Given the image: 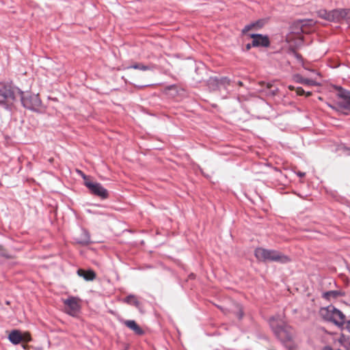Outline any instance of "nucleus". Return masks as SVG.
<instances>
[{
    "instance_id": "f257e3e1",
    "label": "nucleus",
    "mask_w": 350,
    "mask_h": 350,
    "mask_svg": "<svg viewBox=\"0 0 350 350\" xmlns=\"http://www.w3.org/2000/svg\"><path fill=\"white\" fill-rule=\"evenodd\" d=\"M269 325L275 335L283 343L292 340L293 328L284 321L282 316L278 314L271 317L269 319Z\"/></svg>"
},
{
    "instance_id": "f03ea898",
    "label": "nucleus",
    "mask_w": 350,
    "mask_h": 350,
    "mask_svg": "<svg viewBox=\"0 0 350 350\" xmlns=\"http://www.w3.org/2000/svg\"><path fill=\"white\" fill-rule=\"evenodd\" d=\"M256 258L262 262H276L282 264L288 263L291 258L274 250H267L262 247H257L254 251Z\"/></svg>"
},
{
    "instance_id": "7ed1b4c3",
    "label": "nucleus",
    "mask_w": 350,
    "mask_h": 350,
    "mask_svg": "<svg viewBox=\"0 0 350 350\" xmlns=\"http://www.w3.org/2000/svg\"><path fill=\"white\" fill-rule=\"evenodd\" d=\"M18 98H20L22 105L25 109L35 112L41 111L42 103L39 94L29 92H24L19 89V92H17Z\"/></svg>"
},
{
    "instance_id": "20e7f679",
    "label": "nucleus",
    "mask_w": 350,
    "mask_h": 350,
    "mask_svg": "<svg viewBox=\"0 0 350 350\" xmlns=\"http://www.w3.org/2000/svg\"><path fill=\"white\" fill-rule=\"evenodd\" d=\"M81 174L84 180V185L89 189L92 194L101 199H107L109 197L107 190L104 188L100 183L92 182L86 175L83 173Z\"/></svg>"
},
{
    "instance_id": "39448f33",
    "label": "nucleus",
    "mask_w": 350,
    "mask_h": 350,
    "mask_svg": "<svg viewBox=\"0 0 350 350\" xmlns=\"http://www.w3.org/2000/svg\"><path fill=\"white\" fill-rule=\"evenodd\" d=\"M17 92H19V88L0 83V104L16 100Z\"/></svg>"
},
{
    "instance_id": "423d86ee",
    "label": "nucleus",
    "mask_w": 350,
    "mask_h": 350,
    "mask_svg": "<svg viewBox=\"0 0 350 350\" xmlns=\"http://www.w3.org/2000/svg\"><path fill=\"white\" fill-rule=\"evenodd\" d=\"M336 89L338 90L337 96L342 100L338 102L337 105L342 109L341 113L345 116L350 114V91L340 86H337Z\"/></svg>"
},
{
    "instance_id": "0eeeda50",
    "label": "nucleus",
    "mask_w": 350,
    "mask_h": 350,
    "mask_svg": "<svg viewBox=\"0 0 350 350\" xmlns=\"http://www.w3.org/2000/svg\"><path fill=\"white\" fill-rule=\"evenodd\" d=\"M350 22V9H335L330 11L329 22Z\"/></svg>"
},
{
    "instance_id": "6e6552de",
    "label": "nucleus",
    "mask_w": 350,
    "mask_h": 350,
    "mask_svg": "<svg viewBox=\"0 0 350 350\" xmlns=\"http://www.w3.org/2000/svg\"><path fill=\"white\" fill-rule=\"evenodd\" d=\"M78 299L75 297H69L63 301L66 306V312L70 316L75 317L80 310V306L78 304Z\"/></svg>"
},
{
    "instance_id": "1a4fd4ad",
    "label": "nucleus",
    "mask_w": 350,
    "mask_h": 350,
    "mask_svg": "<svg viewBox=\"0 0 350 350\" xmlns=\"http://www.w3.org/2000/svg\"><path fill=\"white\" fill-rule=\"evenodd\" d=\"M252 38V45L254 47H269L270 45V40L267 35L260 33H252L250 35Z\"/></svg>"
},
{
    "instance_id": "9d476101",
    "label": "nucleus",
    "mask_w": 350,
    "mask_h": 350,
    "mask_svg": "<svg viewBox=\"0 0 350 350\" xmlns=\"http://www.w3.org/2000/svg\"><path fill=\"white\" fill-rule=\"evenodd\" d=\"M333 316L330 322L333 323L338 327H343L346 321V316L338 309L334 307Z\"/></svg>"
},
{
    "instance_id": "9b49d317",
    "label": "nucleus",
    "mask_w": 350,
    "mask_h": 350,
    "mask_svg": "<svg viewBox=\"0 0 350 350\" xmlns=\"http://www.w3.org/2000/svg\"><path fill=\"white\" fill-rule=\"evenodd\" d=\"M267 21V18H260L254 22H252L244 27V28L242 30V33H245L252 29L256 30L260 29L265 26Z\"/></svg>"
},
{
    "instance_id": "f8f14e48",
    "label": "nucleus",
    "mask_w": 350,
    "mask_h": 350,
    "mask_svg": "<svg viewBox=\"0 0 350 350\" xmlns=\"http://www.w3.org/2000/svg\"><path fill=\"white\" fill-rule=\"evenodd\" d=\"M124 324L137 335L142 336L144 334V331L134 320H126L124 321Z\"/></svg>"
},
{
    "instance_id": "ddd939ff",
    "label": "nucleus",
    "mask_w": 350,
    "mask_h": 350,
    "mask_svg": "<svg viewBox=\"0 0 350 350\" xmlns=\"http://www.w3.org/2000/svg\"><path fill=\"white\" fill-rule=\"evenodd\" d=\"M77 274L79 276L82 277L86 281H92L96 278L95 272L92 270H84L82 269H79L77 270Z\"/></svg>"
},
{
    "instance_id": "4468645a",
    "label": "nucleus",
    "mask_w": 350,
    "mask_h": 350,
    "mask_svg": "<svg viewBox=\"0 0 350 350\" xmlns=\"http://www.w3.org/2000/svg\"><path fill=\"white\" fill-rule=\"evenodd\" d=\"M8 339L12 344L18 345L23 341L24 337L19 330L14 329L10 333Z\"/></svg>"
},
{
    "instance_id": "2eb2a0df",
    "label": "nucleus",
    "mask_w": 350,
    "mask_h": 350,
    "mask_svg": "<svg viewBox=\"0 0 350 350\" xmlns=\"http://www.w3.org/2000/svg\"><path fill=\"white\" fill-rule=\"evenodd\" d=\"M313 23L312 20H299L294 23L293 29L295 33H299V32H305L304 28Z\"/></svg>"
},
{
    "instance_id": "dca6fc26",
    "label": "nucleus",
    "mask_w": 350,
    "mask_h": 350,
    "mask_svg": "<svg viewBox=\"0 0 350 350\" xmlns=\"http://www.w3.org/2000/svg\"><path fill=\"white\" fill-rule=\"evenodd\" d=\"M293 79L296 83L306 85L314 86V85H317L318 84L314 80L304 78L299 74L295 75L293 76Z\"/></svg>"
},
{
    "instance_id": "f3484780",
    "label": "nucleus",
    "mask_w": 350,
    "mask_h": 350,
    "mask_svg": "<svg viewBox=\"0 0 350 350\" xmlns=\"http://www.w3.org/2000/svg\"><path fill=\"white\" fill-rule=\"evenodd\" d=\"M124 302L129 305L134 306L139 310L142 311V305L141 302H139L138 301L137 297L135 295L131 294V295L126 296L124 299Z\"/></svg>"
},
{
    "instance_id": "a211bd4d",
    "label": "nucleus",
    "mask_w": 350,
    "mask_h": 350,
    "mask_svg": "<svg viewBox=\"0 0 350 350\" xmlns=\"http://www.w3.org/2000/svg\"><path fill=\"white\" fill-rule=\"evenodd\" d=\"M333 311H334V306L329 305L321 310L320 313L324 320L330 322L333 316Z\"/></svg>"
},
{
    "instance_id": "6ab92c4d",
    "label": "nucleus",
    "mask_w": 350,
    "mask_h": 350,
    "mask_svg": "<svg viewBox=\"0 0 350 350\" xmlns=\"http://www.w3.org/2000/svg\"><path fill=\"white\" fill-rule=\"evenodd\" d=\"M344 295L345 293L340 291H329L323 293L322 297L325 299L330 300L332 298L336 299Z\"/></svg>"
},
{
    "instance_id": "aec40b11",
    "label": "nucleus",
    "mask_w": 350,
    "mask_h": 350,
    "mask_svg": "<svg viewBox=\"0 0 350 350\" xmlns=\"http://www.w3.org/2000/svg\"><path fill=\"white\" fill-rule=\"evenodd\" d=\"M207 85L210 90L215 91L219 89V77H211L207 81Z\"/></svg>"
},
{
    "instance_id": "412c9836",
    "label": "nucleus",
    "mask_w": 350,
    "mask_h": 350,
    "mask_svg": "<svg viewBox=\"0 0 350 350\" xmlns=\"http://www.w3.org/2000/svg\"><path fill=\"white\" fill-rule=\"evenodd\" d=\"M155 68H156V66L154 65V64H150V65H148V66H146V65H144V64H140V63L134 64H133V65H131V66L128 67V68H133V69L139 70H142V71L152 70Z\"/></svg>"
},
{
    "instance_id": "4be33fe9",
    "label": "nucleus",
    "mask_w": 350,
    "mask_h": 350,
    "mask_svg": "<svg viewBox=\"0 0 350 350\" xmlns=\"http://www.w3.org/2000/svg\"><path fill=\"white\" fill-rule=\"evenodd\" d=\"M82 237L77 241L81 245H88L90 243V237L87 230H83Z\"/></svg>"
},
{
    "instance_id": "5701e85b",
    "label": "nucleus",
    "mask_w": 350,
    "mask_h": 350,
    "mask_svg": "<svg viewBox=\"0 0 350 350\" xmlns=\"http://www.w3.org/2000/svg\"><path fill=\"white\" fill-rule=\"evenodd\" d=\"M219 88L223 87L225 89H227V87L230 85L232 83L231 80L227 77H223L219 78Z\"/></svg>"
},
{
    "instance_id": "b1692460",
    "label": "nucleus",
    "mask_w": 350,
    "mask_h": 350,
    "mask_svg": "<svg viewBox=\"0 0 350 350\" xmlns=\"http://www.w3.org/2000/svg\"><path fill=\"white\" fill-rule=\"evenodd\" d=\"M317 14L320 18L325 19L327 21H329L330 11H327L326 10L321 9L318 11Z\"/></svg>"
},
{
    "instance_id": "393cba45",
    "label": "nucleus",
    "mask_w": 350,
    "mask_h": 350,
    "mask_svg": "<svg viewBox=\"0 0 350 350\" xmlns=\"http://www.w3.org/2000/svg\"><path fill=\"white\" fill-rule=\"evenodd\" d=\"M237 311H234V314L239 320H241L243 317V314H244L243 308L240 305H237Z\"/></svg>"
},
{
    "instance_id": "a878e982",
    "label": "nucleus",
    "mask_w": 350,
    "mask_h": 350,
    "mask_svg": "<svg viewBox=\"0 0 350 350\" xmlns=\"http://www.w3.org/2000/svg\"><path fill=\"white\" fill-rule=\"evenodd\" d=\"M290 90H295V92L297 95L302 96L305 94V90L301 87H297L295 88L294 87L290 85L289 86Z\"/></svg>"
},
{
    "instance_id": "bb28decb",
    "label": "nucleus",
    "mask_w": 350,
    "mask_h": 350,
    "mask_svg": "<svg viewBox=\"0 0 350 350\" xmlns=\"http://www.w3.org/2000/svg\"><path fill=\"white\" fill-rule=\"evenodd\" d=\"M343 327L345 329L350 332V316L347 319H346L345 323Z\"/></svg>"
},
{
    "instance_id": "cd10ccee",
    "label": "nucleus",
    "mask_w": 350,
    "mask_h": 350,
    "mask_svg": "<svg viewBox=\"0 0 350 350\" xmlns=\"http://www.w3.org/2000/svg\"><path fill=\"white\" fill-rule=\"evenodd\" d=\"M329 107L330 108H332V109H334V110L336 111H338V112H340V113H341V111H341V110H342V109H340L338 107H336L333 106V105H329Z\"/></svg>"
},
{
    "instance_id": "c85d7f7f",
    "label": "nucleus",
    "mask_w": 350,
    "mask_h": 350,
    "mask_svg": "<svg viewBox=\"0 0 350 350\" xmlns=\"http://www.w3.org/2000/svg\"><path fill=\"white\" fill-rule=\"evenodd\" d=\"M23 337H24L23 341L25 340L26 342H28L31 340V338L29 334H25V336H23Z\"/></svg>"
},
{
    "instance_id": "c756f323",
    "label": "nucleus",
    "mask_w": 350,
    "mask_h": 350,
    "mask_svg": "<svg viewBox=\"0 0 350 350\" xmlns=\"http://www.w3.org/2000/svg\"><path fill=\"white\" fill-rule=\"evenodd\" d=\"M252 47H254L253 45H252V42L251 43H247L245 46V48H246V50L247 51H249Z\"/></svg>"
},
{
    "instance_id": "7c9ffc66",
    "label": "nucleus",
    "mask_w": 350,
    "mask_h": 350,
    "mask_svg": "<svg viewBox=\"0 0 350 350\" xmlns=\"http://www.w3.org/2000/svg\"><path fill=\"white\" fill-rule=\"evenodd\" d=\"M297 174L298 176H299L301 178L305 176V175H306L305 172H298L297 173Z\"/></svg>"
},
{
    "instance_id": "2f4dec72",
    "label": "nucleus",
    "mask_w": 350,
    "mask_h": 350,
    "mask_svg": "<svg viewBox=\"0 0 350 350\" xmlns=\"http://www.w3.org/2000/svg\"><path fill=\"white\" fill-rule=\"evenodd\" d=\"M304 95H306V96H310L312 95V92H305Z\"/></svg>"
},
{
    "instance_id": "473e14b6",
    "label": "nucleus",
    "mask_w": 350,
    "mask_h": 350,
    "mask_svg": "<svg viewBox=\"0 0 350 350\" xmlns=\"http://www.w3.org/2000/svg\"><path fill=\"white\" fill-rule=\"evenodd\" d=\"M237 84L238 85H239V86H242V85H243V82H242V81H238L237 82Z\"/></svg>"
},
{
    "instance_id": "72a5a7b5",
    "label": "nucleus",
    "mask_w": 350,
    "mask_h": 350,
    "mask_svg": "<svg viewBox=\"0 0 350 350\" xmlns=\"http://www.w3.org/2000/svg\"><path fill=\"white\" fill-rule=\"evenodd\" d=\"M2 250V245H0V250Z\"/></svg>"
}]
</instances>
